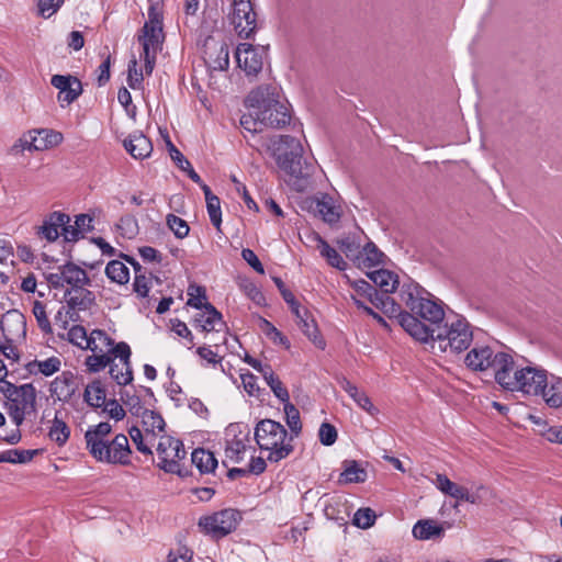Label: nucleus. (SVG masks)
<instances>
[{
	"label": "nucleus",
	"mask_w": 562,
	"mask_h": 562,
	"mask_svg": "<svg viewBox=\"0 0 562 562\" xmlns=\"http://www.w3.org/2000/svg\"><path fill=\"white\" fill-rule=\"evenodd\" d=\"M246 105L249 112L241 115L240 125L251 135L261 133L266 127L281 128L291 121L289 109L280 101L274 87L252 90L246 99Z\"/></svg>",
	"instance_id": "obj_1"
},
{
	"label": "nucleus",
	"mask_w": 562,
	"mask_h": 562,
	"mask_svg": "<svg viewBox=\"0 0 562 562\" xmlns=\"http://www.w3.org/2000/svg\"><path fill=\"white\" fill-rule=\"evenodd\" d=\"M265 145L281 171L288 176L286 181L295 190L302 191L313 167L303 159L300 140L289 135H279L268 139Z\"/></svg>",
	"instance_id": "obj_2"
},
{
	"label": "nucleus",
	"mask_w": 562,
	"mask_h": 562,
	"mask_svg": "<svg viewBox=\"0 0 562 562\" xmlns=\"http://www.w3.org/2000/svg\"><path fill=\"white\" fill-rule=\"evenodd\" d=\"M92 355L86 358L85 364L92 373L102 371L115 359L126 360L132 351L125 341L115 342L104 330L93 329L89 334V346Z\"/></svg>",
	"instance_id": "obj_3"
},
{
	"label": "nucleus",
	"mask_w": 562,
	"mask_h": 562,
	"mask_svg": "<svg viewBox=\"0 0 562 562\" xmlns=\"http://www.w3.org/2000/svg\"><path fill=\"white\" fill-rule=\"evenodd\" d=\"M254 438L261 451H267V461L279 462L293 451V438L288 430L272 419L259 420L254 429Z\"/></svg>",
	"instance_id": "obj_4"
},
{
	"label": "nucleus",
	"mask_w": 562,
	"mask_h": 562,
	"mask_svg": "<svg viewBox=\"0 0 562 562\" xmlns=\"http://www.w3.org/2000/svg\"><path fill=\"white\" fill-rule=\"evenodd\" d=\"M473 340V331L467 318L460 314H449L440 326L435 327L434 345L441 352L459 353L468 349Z\"/></svg>",
	"instance_id": "obj_5"
},
{
	"label": "nucleus",
	"mask_w": 562,
	"mask_h": 562,
	"mask_svg": "<svg viewBox=\"0 0 562 562\" xmlns=\"http://www.w3.org/2000/svg\"><path fill=\"white\" fill-rule=\"evenodd\" d=\"M143 46L140 57L144 59L145 71L150 75L156 60V55L164 41L162 21L153 9L149 10L148 21L143 26V35L138 37Z\"/></svg>",
	"instance_id": "obj_6"
},
{
	"label": "nucleus",
	"mask_w": 562,
	"mask_h": 562,
	"mask_svg": "<svg viewBox=\"0 0 562 562\" xmlns=\"http://www.w3.org/2000/svg\"><path fill=\"white\" fill-rule=\"evenodd\" d=\"M402 300L413 314L428 322L432 327L440 326L447 318L442 305L432 299L424 297L417 288L414 291H403Z\"/></svg>",
	"instance_id": "obj_7"
},
{
	"label": "nucleus",
	"mask_w": 562,
	"mask_h": 562,
	"mask_svg": "<svg viewBox=\"0 0 562 562\" xmlns=\"http://www.w3.org/2000/svg\"><path fill=\"white\" fill-rule=\"evenodd\" d=\"M89 453L98 461L108 464L128 465L131 464L132 450L128 439L124 434L116 435L111 441L97 446L89 450Z\"/></svg>",
	"instance_id": "obj_8"
},
{
	"label": "nucleus",
	"mask_w": 562,
	"mask_h": 562,
	"mask_svg": "<svg viewBox=\"0 0 562 562\" xmlns=\"http://www.w3.org/2000/svg\"><path fill=\"white\" fill-rule=\"evenodd\" d=\"M158 467L167 473L183 475L180 461L186 458L187 452L181 440L168 435L159 437L157 442Z\"/></svg>",
	"instance_id": "obj_9"
},
{
	"label": "nucleus",
	"mask_w": 562,
	"mask_h": 562,
	"mask_svg": "<svg viewBox=\"0 0 562 562\" xmlns=\"http://www.w3.org/2000/svg\"><path fill=\"white\" fill-rule=\"evenodd\" d=\"M240 520L241 515L237 509L226 508L213 515L201 517L199 527L214 538H222L234 531Z\"/></svg>",
	"instance_id": "obj_10"
},
{
	"label": "nucleus",
	"mask_w": 562,
	"mask_h": 562,
	"mask_svg": "<svg viewBox=\"0 0 562 562\" xmlns=\"http://www.w3.org/2000/svg\"><path fill=\"white\" fill-rule=\"evenodd\" d=\"M47 282L54 289H76L81 285H90L87 271L74 262H67L57 267L56 271L46 277Z\"/></svg>",
	"instance_id": "obj_11"
},
{
	"label": "nucleus",
	"mask_w": 562,
	"mask_h": 562,
	"mask_svg": "<svg viewBox=\"0 0 562 562\" xmlns=\"http://www.w3.org/2000/svg\"><path fill=\"white\" fill-rule=\"evenodd\" d=\"M547 375L548 373L543 369L526 366L516 378L507 379V384L512 385V392L539 396L540 392H543V386H546Z\"/></svg>",
	"instance_id": "obj_12"
},
{
	"label": "nucleus",
	"mask_w": 562,
	"mask_h": 562,
	"mask_svg": "<svg viewBox=\"0 0 562 562\" xmlns=\"http://www.w3.org/2000/svg\"><path fill=\"white\" fill-rule=\"evenodd\" d=\"M225 457L232 463H240L249 448V430L243 431L239 424H231L225 431Z\"/></svg>",
	"instance_id": "obj_13"
},
{
	"label": "nucleus",
	"mask_w": 562,
	"mask_h": 562,
	"mask_svg": "<svg viewBox=\"0 0 562 562\" xmlns=\"http://www.w3.org/2000/svg\"><path fill=\"white\" fill-rule=\"evenodd\" d=\"M231 21L240 37L251 36L257 27V21L250 0H233Z\"/></svg>",
	"instance_id": "obj_14"
},
{
	"label": "nucleus",
	"mask_w": 562,
	"mask_h": 562,
	"mask_svg": "<svg viewBox=\"0 0 562 562\" xmlns=\"http://www.w3.org/2000/svg\"><path fill=\"white\" fill-rule=\"evenodd\" d=\"M235 56L239 68L248 76H256L262 69L266 52L262 47L241 43L237 46Z\"/></svg>",
	"instance_id": "obj_15"
},
{
	"label": "nucleus",
	"mask_w": 562,
	"mask_h": 562,
	"mask_svg": "<svg viewBox=\"0 0 562 562\" xmlns=\"http://www.w3.org/2000/svg\"><path fill=\"white\" fill-rule=\"evenodd\" d=\"M397 319L401 327L414 339L434 345L435 327L424 324L417 315L408 312H401Z\"/></svg>",
	"instance_id": "obj_16"
},
{
	"label": "nucleus",
	"mask_w": 562,
	"mask_h": 562,
	"mask_svg": "<svg viewBox=\"0 0 562 562\" xmlns=\"http://www.w3.org/2000/svg\"><path fill=\"white\" fill-rule=\"evenodd\" d=\"M0 328L8 342L21 341L26 336L25 316L18 310H10L2 315Z\"/></svg>",
	"instance_id": "obj_17"
},
{
	"label": "nucleus",
	"mask_w": 562,
	"mask_h": 562,
	"mask_svg": "<svg viewBox=\"0 0 562 562\" xmlns=\"http://www.w3.org/2000/svg\"><path fill=\"white\" fill-rule=\"evenodd\" d=\"M499 358V352L487 346L474 347L471 349L465 357V364L473 371H486L492 369L495 373L496 362Z\"/></svg>",
	"instance_id": "obj_18"
},
{
	"label": "nucleus",
	"mask_w": 562,
	"mask_h": 562,
	"mask_svg": "<svg viewBox=\"0 0 562 562\" xmlns=\"http://www.w3.org/2000/svg\"><path fill=\"white\" fill-rule=\"evenodd\" d=\"M193 325L206 334L225 329L222 314L211 303L204 304V310L194 317Z\"/></svg>",
	"instance_id": "obj_19"
},
{
	"label": "nucleus",
	"mask_w": 562,
	"mask_h": 562,
	"mask_svg": "<svg viewBox=\"0 0 562 562\" xmlns=\"http://www.w3.org/2000/svg\"><path fill=\"white\" fill-rule=\"evenodd\" d=\"M76 376L70 371H64L57 375L49 386L50 396L60 402H68L76 393Z\"/></svg>",
	"instance_id": "obj_20"
},
{
	"label": "nucleus",
	"mask_w": 562,
	"mask_h": 562,
	"mask_svg": "<svg viewBox=\"0 0 562 562\" xmlns=\"http://www.w3.org/2000/svg\"><path fill=\"white\" fill-rule=\"evenodd\" d=\"M519 371H524V367H519L509 353L499 351L494 376L503 389L512 392V385L507 384V379L513 380L519 374Z\"/></svg>",
	"instance_id": "obj_21"
},
{
	"label": "nucleus",
	"mask_w": 562,
	"mask_h": 562,
	"mask_svg": "<svg viewBox=\"0 0 562 562\" xmlns=\"http://www.w3.org/2000/svg\"><path fill=\"white\" fill-rule=\"evenodd\" d=\"M432 483L442 494L454 498L457 502L475 503V497L467 487L452 482L446 474L437 473Z\"/></svg>",
	"instance_id": "obj_22"
},
{
	"label": "nucleus",
	"mask_w": 562,
	"mask_h": 562,
	"mask_svg": "<svg viewBox=\"0 0 562 562\" xmlns=\"http://www.w3.org/2000/svg\"><path fill=\"white\" fill-rule=\"evenodd\" d=\"M295 316V322L301 331L311 340L313 344L319 348L325 347V342L319 335L318 327L316 325L315 319L311 316L310 312L302 307L297 306L296 312H292Z\"/></svg>",
	"instance_id": "obj_23"
},
{
	"label": "nucleus",
	"mask_w": 562,
	"mask_h": 562,
	"mask_svg": "<svg viewBox=\"0 0 562 562\" xmlns=\"http://www.w3.org/2000/svg\"><path fill=\"white\" fill-rule=\"evenodd\" d=\"M70 222L69 215L55 211L50 213L37 228V234L47 241H55L60 236L61 226Z\"/></svg>",
	"instance_id": "obj_24"
},
{
	"label": "nucleus",
	"mask_w": 562,
	"mask_h": 562,
	"mask_svg": "<svg viewBox=\"0 0 562 562\" xmlns=\"http://www.w3.org/2000/svg\"><path fill=\"white\" fill-rule=\"evenodd\" d=\"M88 286L81 285L76 289L66 290L64 293L66 304L78 312L89 310L94 304L95 296Z\"/></svg>",
	"instance_id": "obj_25"
},
{
	"label": "nucleus",
	"mask_w": 562,
	"mask_h": 562,
	"mask_svg": "<svg viewBox=\"0 0 562 562\" xmlns=\"http://www.w3.org/2000/svg\"><path fill=\"white\" fill-rule=\"evenodd\" d=\"M138 417L142 418V425L145 431V439L149 443H155L156 439L165 431V420L160 414L145 409Z\"/></svg>",
	"instance_id": "obj_26"
},
{
	"label": "nucleus",
	"mask_w": 562,
	"mask_h": 562,
	"mask_svg": "<svg viewBox=\"0 0 562 562\" xmlns=\"http://www.w3.org/2000/svg\"><path fill=\"white\" fill-rule=\"evenodd\" d=\"M124 147L135 159H144L150 156L153 145L148 137L142 133H134L124 140Z\"/></svg>",
	"instance_id": "obj_27"
},
{
	"label": "nucleus",
	"mask_w": 562,
	"mask_h": 562,
	"mask_svg": "<svg viewBox=\"0 0 562 562\" xmlns=\"http://www.w3.org/2000/svg\"><path fill=\"white\" fill-rule=\"evenodd\" d=\"M340 387L357 403V405L366 411L369 415L375 416L379 409L373 405L366 392L359 390L346 378L339 380Z\"/></svg>",
	"instance_id": "obj_28"
},
{
	"label": "nucleus",
	"mask_w": 562,
	"mask_h": 562,
	"mask_svg": "<svg viewBox=\"0 0 562 562\" xmlns=\"http://www.w3.org/2000/svg\"><path fill=\"white\" fill-rule=\"evenodd\" d=\"M544 403L551 408L562 406V378L557 375H547V383L543 392L539 394Z\"/></svg>",
	"instance_id": "obj_29"
},
{
	"label": "nucleus",
	"mask_w": 562,
	"mask_h": 562,
	"mask_svg": "<svg viewBox=\"0 0 562 562\" xmlns=\"http://www.w3.org/2000/svg\"><path fill=\"white\" fill-rule=\"evenodd\" d=\"M312 239L315 241L316 249L319 251L321 256L326 259L329 266L341 271L346 270L347 262L335 248H333L318 234H313Z\"/></svg>",
	"instance_id": "obj_30"
},
{
	"label": "nucleus",
	"mask_w": 562,
	"mask_h": 562,
	"mask_svg": "<svg viewBox=\"0 0 562 562\" xmlns=\"http://www.w3.org/2000/svg\"><path fill=\"white\" fill-rule=\"evenodd\" d=\"M367 276L385 294L393 293L398 286L397 274L390 270L378 269L367 272Z\"/></svg>",
	"instance_id": "obj_31"
},
{
	"label": "nucleus",
	"mask_w": 562,
	"mask_h": 562,
	"mask_svg": "<svg viewBox=\"0 0 562 562\" xmlns=\"http://www.w3.org/2000/svg\"><path fill=\"white\" fill-rule=\"evenodd\" d=\"M383 258L384 254L372 241H369L357 255L356 265L360 269H370L381 265Z\"/></svg>",
	"instance_id": "obj_32"
},
{
	"label": "nucleus",
	"mask_w": 562,
	"mask_h": 562,
	"mask_svg": "<svg viewBox=\"0 0 562 562\" xmlns=\"http://www.w3.org/2000/svg\"><path fill=\"white\" fill-rule=\"evenodd\" d=\"M412 532L418 540H429L432 538H441L445 533V529L432 519H422L414 525Z\"/></svg>",
	"instance_id": "obj_33"
},
{
	"label": "nucleus",
	"mask_w": 562,
	"mask_h": 562,
	"mask_svg": "<svg viewBox=\"0 0 562 562\" xmlns=\"http://www.w3.org/2000/svg\"><path fill=\"white\" fill-rule=\"evenodd\" d=\"M85 402L94 408H101L106 401V390L101 380L95 379L87 384L83 392Z\"/></svg>",
	"instance_id": "obj_34"
},
{
	"label": "nucleus",
	"mask_w": 562,
	"mask_h": 562,
	"mask_svg": "<svg viewBox=\"0 0 562 562\" xmlns=\"http://www.w3.org/2000/svg\"><path fill=\"white\" fill-rule=\"evenodd\" d=\"M108 367H110L109 373L111 378L119 385H127L133 381L131 357L126 360L115 359Z\"/></svg>",
	"instance_id": "obj_35"
},
{
	"label": "nucleus",
	"mask_w": 562,
	"mask_h": 562,
	"mask_svg": "<svg viewBox=\"0 0 562 562\" xmlns=\"http://www.w3.org/2000/svg\"><path fill=\"white\" fill-rule=\"evenodd\" d=\"M14 395L10 398L9 403L22 407L29 412L34 409L36 401L35 387L27 383L19 386V391H14Z\"/></svg>",
	"instance_id": "obj_36"
},
{
	"label": "nucleus",
	"mask_w": 562,
	"mask_h": 562,
	"mask_svg": "<svg viewBox=\"0 0 562 562\" xmlns=\"http://www.w3.org/2000/svg\"><path fill=\"white\" fill-rule=\"evenodd\" d=\"M342 468L339 483H362L367 480V471L357 461L345 460Z\"/></svg>",
	"instance_id": "obj_37"
},
{
	"label": "nucleus",
	"mask_w": 562,
	"mask_h": 562,
	"mask_svg": "<svg viewBox=\"0 0 562 562\" xmlns=\"http://www.w3.org/2000/svg\"><path fill=\"white\" fill-rule=\"evenodd\" d=\"M191 461L201 473H212L217 467V460L213 452L203 448H198L192 451Z\"/></svg>",
	"instance_id": "obj_38"
},
{
	"label": "nucleus",
	"mask_w": 562,
	"mask_h": 562,
	"mask_svg": "<svg viewBox=\"0 0 562 562\" xmlns=\"http://www.w3.org/2000/svg\"><path fill=\"white\" fill-rule=\"evenodd\" d=\"M112 431L111 424L106 422L99 423L98 425L90 427L85 434L86 447L89 450L105 442V437Z\"/></svg>",
	"instance_id": "obj_39"
},
{
	"label": "nucleus",
	"mask_w": 562,
	"mask_h": 562,
	"mask_svg": "<svg viewBox=\"0 0 562 562\" xmlns=\"http://www.w3.org/2000/svg\"><path fill=\"white\" fill-rule=\"evenodd\" d=\"M70 436V428L67 423L60 417L59 412H55L54 419L48 430V437L58 446H64Z\"/></svg>",
	"instance_id": "obj_40"
},
{
	"label": "nucleus",
	"mask_w": 562,
	"mask_h": 562,
	"mask_svg": "<svg viewBox=\"0 0 562 562\" xmlns=\"http://www.w3.org/2000/svg\"><path fill=\"white\" fill-rule=\"evenodd\" d=\"M315 211L326 223L333 224L339 221V210L334 204L333 199L328 195H323L316 201Z\"/></svg>",
	"instance_id": "obj_41"
},
{
	"label": "nucleus",
	"mask_w": 562,
	"mask_h": 562,
	"mask_svg": "<svg viewBox=\"0 0 562 562\" xmlns=\"http://www.w3.org/2000/svg\"><path fill=\"white\" fill-rule=\"evenodd\" d=\"M207 67L211 71H223L229 65V52L225 44H222L214 53H210L206 59Z\"/></svg>",
	"instance_id": "obj_42"
},
{
	"label": "nucleus",
	"mask_w": 562,
	"mask_h": 562,
	"mask_svg": "<svg viewBox=\"0 0 562 562\" xmlns=\"http://www.w3.org/2000/svg\"><path fill=\"white\" fill-rule=\"evenodd\" d=\"M355 294L363 296L370 301L374 306L379 307L383 303V297L379 294L376 289L366 280H355L351 282Z\"/></svg>",
	"instance_id": "obj_43"
},
{
	"label": "nucleus",
	"mask_w": 562,
	"mask_h": 562,
	"mask_svg": "<svg viewBox=\"0 0 562 562\" xmlns=\"http://www.w3.org/2000/svg\"><path fill=\"white\" fill-rule=\"evenodd\" d=\"M38 450L10 449L0 453V463L25 464L33 460Z\"/></svg>",
	"instance_id": "obj_44"
},
{
	"label": "nucleus",
	"mask_w": 562,
	"mask_h": 562,
	"mask_svg": "<svg viewBox=\"0 0 562 562\" xmlns=\"http://www.w3.org/2000/svg\"><path fill=\"white\" fill-rule=\"evenodd\" d=\"M106 277L119 284H126L130 280L128 268L120 260H112L105 267Z\"/></svg>",
	"instance_id": "obj_45"
},
{
	"label": "nucleus",
	"mask_w": 562,
	"mask_h": 562,
	"mask_svg": "<svg viewBox=\"0 0 562 562\" xmlns=\"http://www.w3.org/2000/svg\"><path fill=\"white\" fill-rule=\"evenodd\" d=\"M263 379L278 400L283 404L290 401L288 389L283 385L279 376L274 374L273 370L269 372L266 371Z\"/></svg>",
	"instance_id": "obj_46"
},
{
	"label": "nucleus",
	"mask_w": 562,
	"mask_h": 562,
	"mask_svg": "<svg viewBox=\"0 0 562 562\" xmlns=\"http://www.w3.org/2000/svg\"><path fill=\"white\" fill-rule=\"evenodd\" d=\"M131 263L133 265V267L135 269V279L133 282L134 292L139 297H146L149 293V290L151 286V281L149 278H147L140 273L142 267L139 266V263L137 261L132 259Z\"/></svg>",
	"instance_id": "obj_47"
},
{
	"label": "nucleus",
	"mask_w": 562,
	"mask_h": 562,
	"mask_svg": "<svg viewBox=\"0 0 562 562\" xmlns=\"http://www.w3.org/2000/svg\"><path fill=\"white\" fill-rule=\"evenodd\" d=\"M54 321L56 326L65 330L68 328L70 322L79 321V314L78 311L66 304L57 311Z\"/></svg>",
	"instance_id": "obj_48"
},
{
	"label": "nucleus",
	"mask_w": 562,
	"mask_h": 562,
	"mask_svg": "<svg viewBox=\"0 0 562 562\" xmlns=\"http://www.w3.org/2000/svg\"><path fill=\"white\" fill-rule=\"evenodd\" d=\"M286 425L294 435H299L302 429L299 409L290 402L283 404Z\"/></svg>",
	"instance_id": "obj_49"
},
{
	"label": "nucleus",
	"mask_w": 562,
	"mask_h": 562,
	"mask_svg": "<svg viewBox=\"0 0 562 562\" xmlns=\"http://www.w3.org/2000/svg\"><path fill=\"white\" fill-rule=\"evenodd\" d=\"M32 313H33L41 330L45 334H52L53 333L52 324L46 314V307L41 301L35 300L33 302Z\"/></svg>",
	"instance_id": "obj_50"
},
{
	"label": "nucleus",
	"mask_w": 562,
	"mask_h": 562,
	"mask_svg": "<svg viewBox=\"0 0 562 562\" xmlns=\"http://www.w3.org/2000/svg\"><path fill=\"white\" fill-rule=\"evenodd\" d=\"M67 336L69 342L81 349H87L89 346V335L87 334L86 328L81 325H74L69 328Z\"/></svg>",
	"instance_id": "obj_51"
},
{
	"label": "nucleus",
	"mask_w": 562,
	"mask_h": 562,
	"mask_svg": "<svg viewBox=\"0 0 562 562\" xmlns=\"http://www.w3.org/2000/svg\"><path fill=\"white\" fill-rule=\"evenodd\" d=\"M32 366L43 375L50 376L60 370L61 361L57 357H50L45 360H36Z\"/></svg>",
	"instance_id": "obj_52"
},
{
	"label": "nucleus",
	"mask_w": 562,
	"mask_h": 562,
	"mask_svg": "<svg viewBox=\"0 0 562 562\" xmlns=\"http://www.w3.org/2000/svg\"><path fill=\"white\" fill-rule=\"evenodd\" d=\"M128 435L139 452L146 456L153 454L151 446H154V443L147 442V440L145 439V432L143 434V431L138 427L133 426L128 430Z\"/></svg>",
	"instance_id": "obj_53"
},
{
	"label": "nucleus",
	"mask_w": 562,
	"mask_h": 562,
	"mask_svg": "<svg viewBox=\"0 0 562 562\" xmlns=\"http://www.w3.org/2000/svg\"><path fill=\"white\" fill-rule=\"evenodd\" d=\"M121 401L134 416H139L146 409L142 405L140 397L130 391L121 392Z\"/></svg>",
	"instance_id": "obj_54"
},
{
	"label": "nucleus",
	"mask_w": 562,
	"mask_h": 562,
	"mask_svg": "<svg viewBox=\"0 0 562 562\" xmlns=\"http://www.w3.org/2000/svg\"><path fill=\"white\" fill-rule=\"evenodd\" d=\"M188 305L198 310H204V304L207 303L204 288L199 285H190L188 288Z\"/></svg>",
	"instance_id": "obj_55"
},
{
	"label": "nucleus",
	"mask_w": 562,
	"mask_h": 562,
	"mask_svg": "<svg viewBox=\"0 0 562 562\" xmlns=\"http://www.w3.org/2000/svg\"><path fill=\"white\" fill-rule=\"evenodd\" d=\"M167 225L173 232L175 236L180 239L187 237L190 232L188 223L173 214L167 216Z\"/></svg>",
	"instance_id": "obj_56"
},
{
	"label": "nucleus",
	"mask_w": 562,
	"mask_h": 562,
	"mask_svg": "<svg viewBox=\"0 0 562 562\" xmlns=\"http://www.w3.org/2000/svg\"><path fill=\"white\" fill-rule=\"evenodd\" d=\"M375 521V514L371 508H359L355 515L352 522L359 528H370Z\"/></svg>",
	"instance_id": "obj_57"
},
{
	"label": "nucleus",
	"mask_w": 562,
	"mask_h": 562,
	"mask_svg": "<svg viewBox=\"0 0 562 562\" xmlns=\"http://www.w3.org/2000/svg\"><path fill=\"white\" fill-rule=\"evenodd\" d=\"M206 201L207 214L211 223L218 229L222 224L221 201L218 196L209 198Z\"/></svg>",
	"instance_id": "obj_58"
},
{
	"label": "nucleus",
	"mask_w": 562,
	"mask_h": 562,
	"mask_svg": "<svg viewBox=\"0 0 562 562\" xmlns=\"http://www.w3.org/2000/svg\"><path fill=\"white\" fill-rule=\"evenodd\" d=\"M337 430L335 426L329 423H323L318 430V438L322 445L331 446L337 440Z\"/></svg>",
	"instance_id": "obj_59"
},
{
	"label": "nucleus",
	"mask_w": 562,
	"mask_h": 562,
	"mask_svg": "<svg viewBox=\"0 0 562 562\" xmlns=\"http://www.w3.org/2000/svg\"><path fill=\"white\" fill-rule=\"evenodd\" d=\"M75 85L66 91L58 92L57 99L61 106L69 105L81 94V82L75 81Z\"/></svg>",
	"instance_id": "obj_60"
},
{
	"label": "nucleus",
	"mask_w": 562,
	"mask_h": 562,
	"mask_svg": "<svg viewBox=\"0 0 562 562\" xmlns=\"http://www.w3.org/2000/svg\"><path fill=\"white\" fill-rule=\"evenodd\" d=\"M65 0H38V13L43 18H50L63 5Z\"/></svg>",
	"instance_id": "obj_61"
},
{
	"label": "nucleus",
	"mask_w": 562,
	"mask_h": 562,
	"mask_svg": "<svg viewBox=\"0 0 562 562\" xmlns=\"http://www.w3.org/2000/svg\"><path fill=\"white\" fill-rule=\"evenodd\" d=\"M231 180L232 182L235 184V190L236 192L243 198L245 204L247 205V207L249 210H252L255 212H258L259 211V207L257 205V203L251 199V196L249 195L248 191H247V188L245 184H243L237 178L236 176H231Z\"/></svg>",
	"instance_id": "obj_62"
},
{
	"label": "nucleus",
	"mask_w": 562,
	"mask_h": 562,
	"mask_svg": "<svg viewBox=\"0 0 562 562\" xmlns=\"http://www.w3.org/2000/svg\"><path fill=\"white\" fill-rule=\"evenodd\" d=\"M101 408L115 422L122 420L125 417V411L116 400L105 401Z\"/></svg>",
	"instance_id": "obj_63"
},
{
	"label": "nucleus",
	"mask_w": 562,
	"mask_h": 562,
	"mask_svg": "<svg viewBox=\"0 0 562 562\" xmlns=\"http://www.w3.org/2000/svg\"><path fill=\"white\" fill-rule=\"evenodd\" d=\"M119 228L123 231V235L132 238L138 232V225L135 217L127 215L120 218Z\"/></svg>",
	"instance_id": "obj_64"
}]
</instances>
